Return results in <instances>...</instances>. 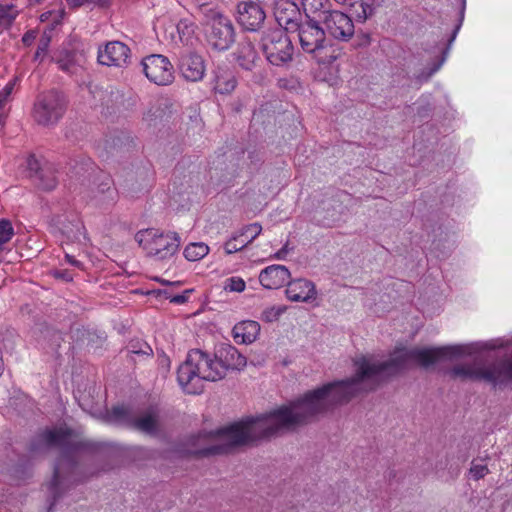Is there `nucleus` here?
Returning <instances> with one entry per match:
<instances>
[{"label": "nucleus", "instance_id": "obj_63", "mask_svg": "<svg viewBox=\"0 0 512 512\" xmlns=\"http://www.w3.org/2000/svg\"><path fill=\"white\" fill-rule=\"evenodd\" d=\"M44 19H46V16L41 15V21H44Z\"/></svg>", "mask_w": 512, "mask_h": 512}, {"label": "nucleus", "instance_id": "obj_14", "mask_svg": "<svg viewBox=\"0 0 512 512\" xmlns=\"http://www.w3.org/2000/svg\"><path fill=\"white\" fill-rule=\"evenodd\" d=\"M298 32L301 48L306 53L321 51L319 48L326 43V35L320 21L307 19L299 24Z\"/></svg>", "mask_w": 512, "mask_h": 512}, {"label": "nucleus", "instance_id": "obj_44", "mask_svg": "<svg viewBox=\"0 0 512 512\" xmlns=\"http://www.w3.org/2000/svg\"><path fill=\"white\" fill-rule=\"evenodd\" d=\"M53 276L66 282L72 281L73 279L72 274L68 270H55Z\"/></svg>", "mask_w": 512, "mask_h": 512}, {"label": "nucleus", "instance_id": "obj_31", "mask_svg": "<svg viewBox=\"0 0 512 512\" xmlns=\"http://www.w3.org/2000/svg\"><path fill=\"white\" fill-rule=\"evenodd\" d=\"M121 104H123V95L118 89L110 87L102 93L101 105L107 109L108 113L116 112Z\"/></svg>", "mask_w": 512, "mask_h": 512}, {"label": "nucleus", "instance_id": "obj_59", "mask_svg": "<svg viewBox=\"0 0 512 512\" xmlns=\"http://www.w3.org/2000/svg\"><path fill=\"white\" fill-rule=\"evenodd\" d=\"M485 348H487V349H494L495 347L494 346H488L487 344H485Z\"/></svg>", "mask_w": 512, "mask_h": 512}, {"label": "nucleus", "instance_id": "obj_53", "mask_svg": "<svg viewBox=\"0 0 512 512\" xmlns=\"http://www.w3.org/2000/svg\"><path fill=\"white\" fill-rule=\"evenodd\" d=\"M109 0H98L97 3L100 6H106L108 4Z\"/></svg>", "mask_w": 512, "mask_h": 512}, {"label": "nucleus", "instance_id": "obj_55", "mask_svg": "<svg viewBox=\"0 0 512 512\" xmlns=\"http://www.w3.org/2000/svg\"><path fill=\"white\" fill-rule=\"evenodd\" d=\"M7 243V241L0 238V252L4 250V245Z\"/></svg>", "mask_w": 512, "mask_h": 512}, {"label": "nucleus", "instance_id": "obj_9", "mask_svg": "<svg viewBox=\"0 0 512 512\" xmlns=\"http://www.w3.org/2000/svg\"><path fill=\"white\" fill-rule=\"evenodd\" d=\"M66 110L63 95L57 90H49L40 94L34 104L33 116L42 126H52L58 123Z\"/></svg>", "mask_w": 512, "mask_h": 512}, {"label": "nucleus", "instance_id": "obj_54", "mask_svg": "<svg viewBox=\"0 0 512 512\" xmlns=\"http://www.w3.org/2000/svg\"><path fill=\"white\" fill-rule=\"evenodd\" d=\"M363 44H369V36L367 34H364L363 35V41H362Z\"/></svg>", "mask_w": 512, "mask_h": 512}, {"label": "nucleus", "instance_id": "obj_51", "mask_svg": "<svg viewBox=\"0 0 512 512\" xmlns=\"http://www.w3.org/2000/svg\"><path fill=\"white\" fill-rule=\"evenodd\" d=\"M156 281L160 282L161 284L163 285H175V286H179L181 284V282L179 281H176V282H170V281H167V280H164V279H161V278H156Z\"/></svg>", "mask_w": 512, "mask_h": 512}, {"label": "nucleus", "instance_id": "obj_29", "mask_svg": "<svg viewBox=\"0 0 512 512\" xmlns=\"http://www.w3.org/2000/svg\"><path fill=\"white\" fill-rule=\"evenodd\" d=\"M307 19L320 21L332 9L330 0H301Z\"/></svg>", "mask_w": 512, "mask_h": 512}, {"label": "nucleus", "instance_id": "obj_22", "mask_svg": "<svg viewBox=\"0 0 512 512\" xmlns=\"http://www.w3.org/2000/svg\"><path fill=\"white\" fill-rule=\"evenodd\" d=\"M291 274L284 265H270L259 274V281L266 289H278L284 286Z\"/></svg>", "mask_w": 512, "mask_h": 512}, {"label": "nucleus", "instance_id": "obj_62", "mask_svg": "<svg viewBox=\"0 0 512 512\" xmlns=\"http://www.w3.org/2000/svg\"><path fill=\"white\" fill-rule=\"evenodd\" d=\"M44 19H46V16L41 15V21H44Z\"/></svg>", "mask_w": 512, "mask_h": 512}, {"label": "nucleus", "instance_id": "obj_30", "mask_svg": "<svg viewBox=\"0 0 512 512\" xmlns=\"http://www.w3.org/2000/svg\"><path fill=\"white\" fill-rule=\"evenodd\" d=\"M374 0H347L345 6L350 14L359 21H365L373 13Z\"/></svg>", "mask_w": 512, "mask_h": 512}, {"label": "nucleus", "instance_id": "obj_13", "mask_svg": "<svg viewBox=\"0 0 512 512\" xmlns=\"http://www.w3.org/2000/svg\"><path fill=\"white\" fill-rule=\"evenodd\" d=\"M53 233H60L68 241H80L84 237V226L74 212H64L51 216L49 221Z\"/></svg>", "mask_w": 512, "mask_h": 512}, {"label": "nucleus", "instance_id": "obj_35", "mask_svg": "<svg viewBox=\"0 0 512 512\" xmlns=\"http://www.w3.org/2000/svg\"><path fill=\"white\" fill-rule=\"evenodd\" d=\"M177 31L181 42L188 43L195 33V25L187 19H181L177 24Z\"/></svg>", "mask_w": 512, "mask_h": 512}, {"label": "nucleus", "instance_id": "obj_8", "mask_svg": "<svg viewBox=\"0 0 512 512\" xmlns=\"http://www.w3.org/2000/svg\"><path fill=\"white\" fill-rule=\"evenodd\" d=\"M208 20L205 28V38L211 49L226 51L235 42L236 32L232 21L220 12L208 10Z\"/></svg>", "mask_w": 512, "mask_h": 512}, {"label": "nucleus", "instance_id": "obj_60", "mask_svg": "<svg viewBox=\"0 0 512 512\" xmlns=\"http://www.w3.org/2000/svg\"><path fill=\"white\" fill-rule=\"evenodd\" d=\"M55 336L57 337V339H61V335L59 333L55 334Z\"/></svg>", "mask_w": 512, "mask_h": 512}, {"label": "nucleus", "instance_id": "obj_48", "mask_svg": "<svg viewBox=\"0 0 512 512\" xmlns=\"http://www.w3.org/2000/svg\"><path fill=\"white\" fill-rule=\"evenodd\" d=\"M65 258L67 259V261L73 265V266H76V267H79L81 265V262L76 260L73 256L69 255V254H66L65 255Z\"/></svg>", "mask_w": 512, "mask_h": 512}, {"label": "nucleus", "instance_id": "obj_46", "mask_svg": "<svg viewBox=\"0 0 512 512\" xmlns=\"http://www.w3.org/2000/svg\"><path fill=\"white\" fill-rule=\"evenodd\" d=\"M76 127H77V125H74V126L69 127L66 130V132H65L66 139L71 140L73 142L78 140V137L74 134Z\"/></svg>", "mask_w": 512, "mask_h": 512}, {"label": "nucleus", "instance_id": "obj_34", "mask_svg": "<svg viewBox=\"0 0 512 512\" xmlns=\"http://www.w3.org/2000/svg\"><path fill=\"white\" fill-rule=\"evenodd\" d=\"M319 49L321 51H314L311 53L314 55V58L318 64L329 66L337 60L338 54L332 46L327 47L325 44H323Z\"/></svg>", "mask_w": 512, "mask_h": 512}, {"label": "nucleus", "instance_id": "obj_37", "mask_svg": "<svg viewBox=\"0 0 512 512\" xmlns=\"http://www.w3.org/2000/svg\"><path fill=\"white\" fill-rule=\"evenodd\" d=\"M128 351L136 355L152 356L153 350L150 345L142 340H131L128 345Z\"/></svg>", "mask_w": 512, "mask_h": 512}, {"label": "nucleus", "instance_id": "obj_16", "mask_svg": "<svg viewBox=\"0 0 512 512\" xmlns=\"http://www.w3.org/2000/svg\"><path fill=\"white\" fill-rule=\"evenodd\" d=\"M97 59L101 65L124 68L130 63L131 50L123 42L111 41L99 48Z\"/></svg>", "mask_w": 512, "mask_h": 512}, {"label": "nucleus", "instance_id": "obj_11", "mask_svg": "<svg viewBox=\"0 0 512 512\" xmlns=\"http://www.w3.org/2000/svg\"><path fill=\"white\" fill-rule=\"evenodd\" d=\"M145 76L157 85H168L173 82L174 69L169 59L163 55L152 54L142 62Z\"/></svg>", "mask_w": 512, "mask_h": 512}, {"label": "nucleus", "instance_id": "obj_28", "mask_svg": "<svg viewBox=\"0 0 512 512\" xmlns=\"http://www.w3.org/2000/svg\"><path fill=\"white\" fill-rule=\"evenodd\" d=\"M56 168L51 163H45L44 168L32 180L36 186L43 191H52L58 185L55 175Z\"/></svg>", "mask_w": 512, "mask_h": 512}, {"label": "nucleus", "instance_id": "obj_61", "mask_svg": "<svg viewBox=\"0 0 512 512\" xmlns=\"http://www.w3.org/2000/svg\"><path fill=\"white\" fill-rule=\"evenodd\" d=\"M44 19H46V16L41 15V21H44Z\"/></svg>", "mask_w": 512, "mask_h": 512}, {"label": "nucleus", "instance_id": "obj_17", "mask_svg": "<svg viewBox=\"0 0 512 512\" xmlns=\"http://www.w3.org/2000/svg\"><path fill=\"white\" fill-rule=\"evenodd\" d=\"M214 357L218 368L223 369V378L228 370H243L247 364L246 357L229 343H220L215 347Z\"/></svg>", "mask_w": 512, "mask_h": 512}, {"label": "nucleus", "instance_id": "obj_10", "mask_svg": "<svg viewBox=\"0 0 512 512\" xmlns=\"http://www.w3.org/2000/svg\"><path fill=\"white\" fill-rule=\"evenodd\" d=\"M325 35L332 38L347 42L355 33V27L350 16L347 14L331 9L327 14H323L320 20Z\"/></svg>", "mask_w": 512, "mask_h": 512}, {"label": "nucleus", "instance_id": "obj_58", "mask_svg": "<svg viewBox=\"0 0 512 512\" xmlns=\"http://www.w3.org/2000/svg\"><path fill=\"white\" fill-rule=\"evenodd\" d=\"M19 472H20V471H19L18 467H15V468H14V474H15V475H18V473H19Z\"/></svg>", "mask_w": 512, "mask_h": 512}, {"label": "nucleus", "instance_id": "obj_57", "mask_svg": "<svg viewBox=\"0 0 512 512\" xmlns=\"http://www.w3.org/2000/svg\"><path fill=\"white\" fill-rule=\"evenodd\" d=\"M27 476V472L26 471H21V475H19L18 477L19 478H25Z\"/></svg>", "mask_w": 512, "mask_h": 512}, {"label": "nucleus", "instance_id": "obj_40", "mask_svg": "<svg viewBox=\"0 0 512 512\" xmlns=\"http://www.w3.org/2000/svg\"><path fill=\"white\" fill-rule=\"evenodd\" d=\"M44 168V165L36 158L35 155H30L27 159V169L29 172V177L31 179L35 178L37 174Z\"/></svg>", "mask_w": 512, "mask_h": 512}, {"label": "nucleus", "instance_id": "obj_39", "mask_svg": "<svg viewBox=\"0 0 512 512\" xmlns=\"http://www.w3.org/2000/svg\"><path fill=\"white\" fill-rule=\"evenodd\" d=\"M14 228L12 223L8 219L0 220V238L9 242L11 238L14 236Z\"/></svg>", "mask_w": 512, "mask_h": 512}, {"label": "nucleus", "instance_id": "obj_43", "mask_svg": "<svg viewBox=\"0 0 512 512\" xmlns=\"http://www.w3.org/2000/svg\"><path fill=\"white\" fill-rule=\"evenodd\" d=\"M192 289L185 290L182 294L175 295L171 297V302L175 304H184L188 301L189 294L192 292Z\"/></svg>", "mask_w": 512, "mask_h": 512}, {"label": "nucleus", "instance_id": "obj_15", "mask_svg": "<svg viewBox=\"0 0 512 512\" xmlns=\"http://www.w3.org/2000/svg\"><path fill=\"white\" fill-rule=\"evenodd\" d=\"M274 17L285 32H295L301 23L302 14L297 4L291 0H276L273 7Z\"/></svg>", "mask_w": 512, "mask_h": 512}, {"label": "nucleus", "instance_id": "obj_5", "mask_svg": "<svg viewBox=\"0 0 512 512\" xmlns=\"http://www.w3.org/2000/svg\"><path fill=\"white\" fill-rule=\"evenodd\" d=\"M453 379L484 381L494 387L512 384V357L503 358L488 366L456 365L448 371Z\"/></svg>", "mask_w": 512, "mask_h": 512}, {"label": "nucleus", "instance_id": "obj_23", "mask_svg": "<svg viewBox=\"0 0 512 512\" xmlns=\"http://www.w3.org/2000/svg\"><path fill=\"white\" fill-rule=\"evenodd\" d=\"M234 55L238 65L246 71H253L260 61L258 52L249 39H244L238 44Z\"/></svg>", "mask_w": 512, "mask_h": 512}, {"label": "nucleus", "instance_id": "obj_52", "mask_svg": "<svg viewBox=\"0 0 512 512\" xmlns=\"http://www.w3.org/2000/svg\"><path fill=\"white\" fill-rule=\"evenodd\" d=\"M396 477V472L394 470H390L387 475H386V478L388 479V481L390 482L392 479H394Z\"/></svg>", "mask_w": 512, "mask_h": 512}, {"label": "nucleus", "instance_id": "obj_24", "mask_svg": "<svg viewBox=\"0 0 512 512\" xmlns=\"http://www.w3.org/2000/svg\"><path fill=\"white\" fill-rule=\"evenodd\" d=\"M67 165V174L70 175L71 178L82 181L91 176L94 177L98 172L92 159L82 154L70 159Z\"/></svg>", "mask_w": 512, "mask_h": 512}, {"label": "nucleus", "instance_id": "obj_45", "mask_svg": "<svg viewBox=\"0 0 512 512\" xmlns=\"http://www.w3.org/2000/svg\"><path fill=\"white\" fill-rule=\"evenodd\" d=\"M291 250V248L289 247V242L287 241L283 247L274 254V258L278 259V260H284L288 254V252Z\"/></svg>", "mask_w": 512, "mask_h": 512}, {"label": "nucleus", "instance_id": "obj_41", "mask_svg": "<svg viewBox=\"0 0 512 512\" xmlns=\"http://www.w3.org/2000/svg\"><path fill=\"white\" fill-rule=\"evenodd\" d=\"M469 473L472 478L477 481L484 478L489 473V469L487 465L475 464V461L473 460L471 462Z\"/></svg>", "mask_w": 512, "mask_h": 512}, {"label": "nucleus", "instance_id": "obj_12", "mask_svg": "<svg viewBox=\"0 0 512 512\" xmlns=\"http://www.w3.org/2000/svg\"><path fill=\"white\" fill-rule=\"evenodd\" d=\"M118 193L111 176L98 171L90 186V200L99 207H110L117 201Z\"/></svg>", "mask_w": 512, "mask_h": 512}, {"label": "nucleus", "instance_id": "obj_2", "mask_svg": "<svg viewBox=\"0 0 512 512\" xmlns=\"http://www.w3.org/2000/svg\"><path fill=\"white\" fill-rule=\"evenodd\" d=\"M70 432L62 429H45L37 433L29 442V452L33 455H42L53 447L62 448L60 458L55 464L53 477L48 483L49 507L51 512L57 501L74 485L80 482L78 477V463L74 452L91 449L87 442L69 441Z\"/></svg>", "mask_w": 512, "mask_h": 512}, {"label": "nucleus", "instance_id": "obj_3", "mask_svg": "<svg viewBox=\"0 0 512 512\" xmlns=\"http://www.w3.org/2000/svg\"><path fill=\"white\" fill-rule=\"evenodd\" d=\"M223 379V369L209 354L200 350H191L186 360L177 370V381L187 394H200L204 390V381Z\"/></svg>", "mask_w": 512, "mask_h": 512}, {"label": "nucleus", "instance_id": "obj_20", "mask_svg": "<svg viewBox=\"0 0 512 512\" xmlns=\"http://www.w3.org/2000/svg\"><path fill=\"white\" fill-rule=\"evenodd\" d=\"M179 70L186 80L197 82L205 74V63L199 54L195 52L185 53L179 59Z\"/></svg>", "mask_w": 512, "mask_h": 512}, {"label": "nucleus", "instance_id": "obj_19", "mask_svg": "<svg viewBox=\"0 0 512 512\" xmlns=\"http://www.w3.org/2000/svg\"><path fill=\"white\" fill-rule=\"evenodd\" d=\"M285 294L290 301L310 303L317 298L315 284L304 278H298L287 282Z\"/></svg>", "mask_w": 512, "mask_h": 512}, {"label": "nucleus", "instance_id": "obj_27", "mask_svg": "<svg viewBox=\"0 0 512 512\" xmlns=\"http://www.w3.org/2000/svg\"><path fill=\"white\" fill-rule=\"evenodd\" d=\"M82 54L76 50L62 49L55 57V61L63 72L74 74L80 67Z\"/></svg>", "mask_w": 512, "mask_h": 512}, {"label": "nucleus", "instance_id": "obj_1", "mask_svg": "<svg viewBox=\"0 0 512 512\" xmlns=\"http://www.w3.org/2000/svg\"><path fill=\"white\" fill-rule=\"evenodd\" d=\"M472 353L471 345H446L396 348L388 360L381 362L366 356L358 357L353 361L355 373L351 377L323 384L268 413L221 428L215 432L220 443L195 450L192 455L198 458L225 455L238 447L256 446L295 431L361 394L375 391L384 378L407 369L410 362L428 368L441 360H453Z\"/></svg>", "mask_w": 512, "mask_h": 512}, {"label": "nucleus", "instance_id": "obj_33", "mask_svg": "<svg viewBox=\"0 0 512 512\" xmlns=\"http://www.w3.org/2000/svg\"><path fill=\"white\" fill-rule=\"evenodd\" d=\"M209 252V247L203 242L190 243L184 249V257L188 261H198Z\"/></svg>", "mask_w": 512, "mask_h": 512}, {"label": "nucleus", "instance_id": "obj_50", "mask_svg": "<svg viewBox=\"0 0 512 512\" xmlns=\"http://www.w3.org/2000/svg\"><path fill=\"white\" fill-rule=\"evenodd\" d=\"M200 9L206 8L210 4V0H194Z\"/></svg>", "mask_w": 512, "mask_h": 512}, {"label": "nucleus", "instance_id": "obj_25", "mask_svg": "<svg viewBox=\"0 0 512 512\" xmlns=\"http://www.w3.org/2000/svg\"><path fill=\"white\" fill-rule=\"evenodd\" d=\"M463 17H464V6L462 7V10L460 12V20H459V23L455 26V28L453 29L448 41H447V45L441 49V56L439 57V59L434 62L432 64V66L428 69V71H425L423 70L421 73H419L417 75V79L420 81V82H426L429 80V78L435 73L437 72L441 66L443 65V63L445 62L446 60V57L448 55V52L450 50V47H451V44L453 43V41L455 40L456 38V35L461 27V23L463 21Z\"/></svg>", "mask_w": 512, "mask_h": 512}, {"label": "nucleus", "instance_id": "obj_42", "mask_svg": "<svg viewBox=\"0 0 512 512\" xmlns=\"http://www.w3.org/2000/svg\"><path fill=\"white\" fill-rule=\"evenodd\" d=\"M49 44H50V37L49 36H42L39 40V43H38V47H37V50L35 52V55H34V60L35 61H42V56L46 54L47 50H48V47H49Z\"/></svg>", "mask_w": 512, "mask_h": 512}, {"label": "nucleus", "instance_id": "obj_6", "mask_svg": "<svg viewBox=\"0 0 512 512\" xmlns=\"http://www.w3.org/2000/svg\"><path fill=\"white\" fill-rule=\"evenodd\" d=\"M260 48L266 60L273 66L283 67L293 60L294 46L282 28H270L262 33Z\"/></svg>", "mask_w": 512, "mask_h": 512}, {"label": "nucleus", "instance_id": "obj_49", "mask_svg": "<svg viewBox=\"0 0 512 512\" xmlns=\"http://www.w3.org/2000/svg\"><path fill=\"white\" fill-rule=\"evenodd\" d=\"M155 293H157L158 296H164L166 299H170L171 300V294L169 293V291L167 289H159V290H156L154 291Z\"/></svg>", "mask_w": 512, "mask_h": 512}, {"label": "nucleus", "instance_id": "obj_7", "mask_svg": "<svg viewBox=\"0 0 512 512\" xmlns=\"http://www.w3.org/2000/svg\"><path fill=\"white\" fill-rule=\"evenodd\" d=\"M136 241L149 256L157 260H165L173 256L180 247V237L176 232H158L155 229L139 231Z\"/></svg>", "mask_w": 512, "mask_h": 512}, {"label": "nucleus", "instance_id": "obj_47", "mask_svg": "<svg viewBox=\"0 0 512 512\" xmlns=\"http://www.w3.org/2000/svg\"><path fill=\"white\" fill-rule=\"evenodd\" d=\"M35 39V35H34V32L33 31H28L26 32L23 37H22V42L25 44V45H31V43L33 42V40Z\"/></svg>", "mask_w": 512, "mask_h": 512}, {"label": "nucleus", "instance_id": "obj_26", "mask_svg": "<svg viewBox=\"0 0 512 512\" xmlns=\"http://www.w3.org/2000/svg\"><path fill=\"white\" fill-rule=\"evenodd\" d=\"M260 333V324L253 320L237 323L233 328V337L237 343L251 344Z\"/></svg>", "mask_w": 512, "mask_h": 512}, {"label": "nucleus", "instance_id": "obj_18", "mask_svg": "<svg viewBox=\"0 0 512 512\" xmlns=\"http://www.w3.org/2000/svg\"><path fill=\"white\" fill-rule=\"evenodd\" d=\"M260 4L243 1L237 5V20L245 30L258 31L264 23L266 14Z\"/></svg>", "mask_w": 512, "mask_h": 512}, {"label": "nucleus", "instance_id": "obj_4", "mask_svg": "<svg viewBox=\"0 0 512 512\" xmlns=\"http://www.w3.org/2000/svg\"><path fill=\"white\" fill-rule=\"evenodd\" d=\"M105 421L150 437H157L164 430L160 409L157 405H150L139 413H135L130 406L116 405L106 411Z\"/></svg>", "mask_w": 512, "mask_h": 512}, {"label": "nucleus", "instance_id": "obj_36", "mask_svg": "<svg viewBox=\"0 0 512 512\" xmlns=\"http://www.w3.org/2000/svg\"><path fill=\"white\" fill-rule=\"evenodd\" d=\"M17 16V11L11 5H0V29L8 28Z\"/></svg>", "mask_w": 512, "mask_h": 512}, {"label": "nucleus", "instance_id": "obj_56", "mask_svg": "<svg viewBox=\"0 0 512 512\" xmlns=\"http://www.w3.org/2000/svg\"><path fill=\"white\" fill-rule=\"evenodd\" d=\"M162 364H166L167 366H169V364H170V360H169V358L165 357V358L162 360Z\"/></svg>", "mask_w": 512, "mask_h": 512}, {"label": "nucleus", "instance_id": "obj_21", "mask_svg": "<svg viewBox=\"0 0 512 512\" xmlns=\"http://www.w3.org/2000/svg\"><path fill=\"white\" fill-rule=\"evenodd\" d=\"M262 227L259 223H252L240 231L239 234L232 236L224 245L225 252L232 254L242 250L250 244L258 235H260Z\"/></svg>", "mask_w": 512, "mask_h": 512}, {"label": "nucleus", "instance_id": "obj_38", "mask_svg": "<svg viewBox=\"0 0 512 512\" xmlns=\"http://www.w3.org/2000/svg\"><path fill=\"white\" fill-rule=\"evenodd\" d=\"M224 289L231 292H242L245 289V282L239 277H230L226 279Z\"/></svg>", "mask_w": 512, "mask_h": 512}, {"label": "nucleus", "instance_id": "obj_32", "mask_svg": "<svg viewBox=\"0 0 512 512\" xmlns=\"http://www.w3.org/2000/svg\"><path fill=\"white\" fill-rule=\"evenodd\" d=\"M236 87L235 77L228 71L216 75L214 89L220 94H229Z\"/></svg>", "mask_w": 512, "mask_h": 512}]
</instances>
